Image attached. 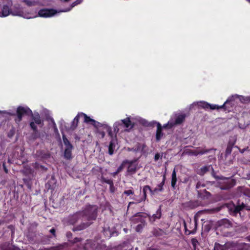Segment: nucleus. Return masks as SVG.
<instances>
[{
  "mask_svg": "<svg viewBox=\"0 0 250 250\" xmlns=\"http://www.w3.org/2000/svg\"><path fill=\"white\" fill-rule=\"evenodd\" d=\"M11 15L14 16L23 17L27 19L37 17V16L34 15L33 14L24 12L23 8L19 5L14 6L13 8H11Z\"/></svg>",
  "mask_w": 250,
  "mask_h": 250,
  "instance_id": "nucleus-1",
  "label": "nucleus"
},
{
  "mask_svg": "<svg viewBox=\"0 0 250 250\" xmlns=\"http://www.w3.org/2000/svg\"><path fill=\"white\" fill-rule=\"evenodd\" d=\"M61 10L57 11L52 9H42L38 12V16L42 18H49L54 16L58 13H61Z\"/></svg>",
  "mask_w": 250,
  "mask_h": 250,
  "instance_id": "nucleus-2",
  "label": "nucleus"
},
{
  "mask_svg": "<svg viewBox=\"0 0 250 250\" xmlns=\"http://www.w3.org/2000/svg\"><path fill=\"white\" fill-rule=\"evenodd\" d=\"M31 113V110L27 107L19 106L17 109V118L16 119V122L18 123L22 119V116L24 114Z\"/></svg>",
  "mask_w": 250,
  "mask_h": 250,
  "instance_id": "nucleus-3",
  "label": "nucleus"
},
{
  "mask_svg": "<svg viewBox=\"0 0 250 250\" xmlns=\"http://www.w3.org/2000/svg\"><path fill=\"white\" fill-rule=\"evenodd\" d=\"M185 116L184 115L180 114L176 117L175 121V122H173L172 120H171L170 121L168 122V123L165 125L163 126L164 128L166 127H171L172 126H173L174 125H178L182 123L184 119H185Z\"/></svg>",
  "mask_w": 250,
  "mask_h": 250,
  "instance_id": "nucleus-4",
  "label": "nucleus"
},
{
  "mask_svg": "<svg viewBox=\"0 0 250 250\" xmlns=\"http://www.w3.org/2000/svg\"><path fill=\"white\" fill-rule=\"evenodd\" d=\"M214 250H239L234 245L230 243H226L224 245L216 244Z\"/></svg>",
  "mask_w": 250,
  "mask_h": 250,
  "instance_id": "nucleus-5",
  "label": "nucleus"
},
{
  "mask_svg": "<svg viewBox=\"0 0 250 250\" xmlns=\"http://www.w3.org/2000/svg\"><path fill=\"white\" fill-rule=\"evenodd\" d=\"M81 115L83 117L84 122L92 125L96 127L102 126V124L101 123L90 118L89 117L87 116L85 114L81 113Z\"/></svg>",
  "mask_w": 250,
  "mask_h": 250,
  "instance_id": "nucleus-6",
  "label": "nucleus"
},
{
  "mask_svg": "<svg viewBox=\"0 0 250 250\" xmlns=\"http://www.w3.org/2000/svg\"><path fill=\"white\" fill-rule=\"evenodd\" d=\"M126 162L127 165V174L131 175L134 173L137 168V165L136 162Z\"/></svg>",
  "mask_w": 250,
  "mask_h": 250,
  "instance_id": "nucleus-7",
  "label": "nucleus"
},
{
  "mask_svg": "<svg viewBox=\"0 0 250 250\" xmlns=\"http://www.w3.org/2000/svg\"><path fill=\"white\" fill-rule=\"evenodd\" d=\"M28 6H33L35 5H44L45 0H21Z\"/></svg>",
  "mask_w": 250,
  "mask_h": 250,
  "instance_id": "nucleus-8",
  "label": "nucleus"
},
{
  "mask_svg": "<svg viewBox=\"0 0 250 250\" xmlns=\"http://www.w3.org/2000/svg\"><path fill=\"white\" fill-rule=\"evenodd\" d=\"M11 8H10L7 5H4L1 11H0V17H5L11 15Z\"/></svg>",
  "mask_w": 250,
  "mask_h": 250,
  "instance_id": "nucleus-9",
  "label": "nucleus"
},
{
  "mask_svg": "<svg viewBox=\"0 0 250 250\" xmlns=\"http://www.w3.org/2000/svg\"><path fill=\"white\" fill-rule=\"evenodd\" d=\"M122 121L124 127H125V130H128L133 127V125L131 122L130 117L122 120Z\"/></svg>",
  "mask_w": 250,
  "mask_h": 250,
  "instance_id": "nucleus-10",
  "label": "nucleus"
},
{
  "mask_svg": "<svg viewBox=\"0 0 250 250\" xmlns=\"http://www.w3.org/2000/svg\"><path fill=\"white\" fill-rule=\"evenodd\" d=\"M33 120L34 121L30 123V126L33 130H35L37 129V126L35 125V124L41 125L42 121L39 114L34 115L33 117Z\"/></svg>",
  "mask_w": 250,
  "mask_h": 250,
  "instance_id": "nucleus-11",
  "label": "nucleus"
},
{
  "mask_svg": "<svg viewBox=\"0 0 250 250\" xmlns=\"http://www.w3.org/2000/svg\"><path fill=\"white\" fill-rule=\"evenodd\" d=\"M135 220L137 222H141V224L137 225L136 229V231L139 232L145 225V220L143 218L139 216H136Z\"/></svg>",
  "mask_w": 250,
  "mask_h": 250,
  "instance_id": "nucleus-12",
  "label": "nucleus"
},
{
  "mask_svg": "<svg viewBox=\"0 0 250 250\" xmlns=\"http://www.w3.org/2000/svg\"><path fill=\"white\" fill-rule=\"evenodd\" d=\"M88 213H91V216L89 217L90 219H94L96 217L97 207L95 206H90L87 211Z\"/></svg>",
  "mask_w": 250,
  "mask_h": 250,
  "instance_id": "nucleus-13",
  "label": "nucleus"
},
{
  "mask_svg": "<svg viewBox=\"0 0 250 250\" xmlns=\"http://www.w3.org/2000/svg\"><path fill=\"white\" fill-rule=\"evenodd\" d=\"M233 99V97H229L225 102V103L221 106H219L217 104H209L208 108H209L211 110L214 109H218L220 108H223L225 104L229 103V101L232 100Z\"/></svg>",
  "mask_w": 250,
  "mask_h": 250,
  "instance_id": "nucleus-14",
  "label": "nucleus"
},
{
  "mask_svg": "<svg viewBox=\"0 0 250 250\" xmlns=\"http://www.w3.org/2000/svg\"><path fill=\"white\" fill-rule=\"evenodd\" d=\"M124 127L122 123V120L116 122L113 125L114 130L116 132H118L120 130H123V127Z\"/></svg>",
  "mask_w": 250,
  "mask_h": 250,
  "instance_id": "nucleus-15",
  "label": "nucleus"
},
{
  "mask_svg": "<svg viewBox=\"0 0 250 250\" xmlns=\"http://www.w3.org/2000/svg\"><path fill=\"white\" fill-rule=\"evenodd\" d=\"M72 149V146H68L65 148L64 150V156L67 159H70L71 158V151Z\"/></svg>",
  "mask_w": 250,
  "mask_h": 250,
  "instance_id": "nucleus-16",
  "label": "nucleus"
},
{
  "mask_svg": "<svg viewBox=\"0 0 250 250\" xmlns=\"http://www.w3.org/2000/svg\"><path fill=\"white\" fill-rule=\"evenodd\" d=\"M163 134L162 132V126L160 123H158L157 126V132L156 135V139L159 141L162 137Z\"/></svg>",
  "mask_w": 250,
  "mask_h": 250,
  "instance_id": "nucleus-17",
  "label": "nucleus"
},
{
  "mask_svg": "<svg viewBox=\"0 0 250 250\" xmlns=\"http://www.w3.org/2000/svg\"><path fill=\"white\" fill-rule=\"evenodd\" d=\"M191 226L190 227V230H189V234L194 233L196 232L197 226V221L196 219H194L193 222H190Z\"/></svg>",
  "mask_w": 250,
  "mask_h": 250,
  "instance_id": "nucleus-18",
  "label": "nucleus"
},
{
  "mask_svg": "<svg viewBox=\"0 0 250 250\" xmlns=\"http://www.w3.org/2000/svg\"><path fill=\"white\" fill-rule=\"evenodd\" d=\"M194 105H198L205 109H208V108L209 104L204 101H200L194 103L192 105H191V106Z\"/></svg>",
  "mask_w": 250,
  "mask_h": 250,
  "instance_id": "nucleus-19",
  "label": "nucleus"
},
{
  "mask_svg": "<svg viewBox=\"0 0 250 250\" xmlns=\"http://www.w3.org/2000/svg\"><path fill=\"white\" fill-rule=\"evenodd\" d=\"M116 141L112 139L108 147V152L110 155H112L114 153V150L115 148Z\"/></svg>",
  "mask_w": 250,
  "mask_h": 250,
  "instance_id": "nucleus-20",
  "label": "nucleus"
},
{
  "mask_svg": "<svg viewBox=\"0 0 250 250\" xmlns=\"http://www.w3.org/2000/svg\"><path fill=\"white\" fill-rule=\"evenodd\" d=\"M161 212L160 210H158L156 213L153 214L152 216H150L149 217V220L151 222H154L156 219H158L161 217Z\"/></svg>",
  "mask_w": 250,
  "mask_h": 250,
  "instance_id": "nucleus-21",
  "label": "nucleus"
},
{
  "mask_svg": "<svg viewBox=\"0 0 250 250\" xmlns=\"http://www.w3.org/2000/svg\"><path fill=\"white\" fill-rule=\"evenodd\" d=\"M177 182L176 174L175 169L173 170L171 178V187L174 188Z\"/></svg>",
  "mask_w": 250,
  "mask_h": 250,
  "instance_id": "nucleus-22",
  "label": "nucleus"
},
{
  "mask_svg": "<svg viewBox=\"0 0 250 250\" xmlns=\"http://www.w3.org/2000/svg\"><path fill=\"white\" fill-rule=\"evenodd\" d=\"M83 0H76V1L74 2L72 5L70 6V7L68 8H66L65 9H64V10H62L60 12H68V11H69L73 7H74L75 6L77 5V4H80L81 3L82 1H83Z\"/></svg>",
  "mask_w": 250,
  "mask_h": 250,
  "instance_id": "nucleus-23",
  "label": "nucleus"
},
{
  "mask_svg": "<svg viewBox=\"0 0 250 250\" xmlns=\"http://www.w3.org/2000/svg\"><path fill=\"white\" fill-rule=\"evenodd\" d=\"M82 117V115H81V113H79L74 119L73 122H72V127L73 128H75L77 125H78V124L79 123V118L80 117Z\"/></svg>",
  "mask_w": 250,
  "mask_h": 250,
  "instance_id": "nucleus-24",
  "label": "nucleus"
},
{
  "mask_svg": "<svg viewBox=\"0 0 250 250\" xmlns=\"http://www.w3.org/2000/svg\"><path fill=\"white\" fill-rule=\"evenodd\" d=\"M147 191H150V192L152 191L149 186H146L143 188L144 196L145 199L146 198V194Z\"/></svg>",
  "mask_w": 250,
  "mask_h": 250,
  "instance_id": "nucleus-25",
  "label": "nucleus"
},
{
  "mask_svg": "<svg viewBox=\"0 0 250 250\" xmlns=\"http://www.w3.org/2000/svg\"><path fill=\"white\" fill-rule=\"evenodd\" d=\"M126 162H124L117 169V170L116 171V173H118L120 171H121L125 166L126 165Z\"/></svg>",
  "mask_w": 250,
  "mask_h": 250,
  "instance_id": "nucleus-26",
  "label": "nucleus"
},
{
  "mask_svg": "<svg viewBox=\"0 0 250 250\" xmlns=\"http://www.w3.org/2000/svg\"><path fill=\"white\" fill-rule=\"evenodd\" d=\"M63 143H64V145L66 146V147H67L68 146H72L70 144L69 142L67 139V138L64 135H63Z\"/></svg>",
  "mask_w": 250,
  "mask_h": 250,
  "instance_id": "nucleus-27",
  "label": "nucleus"
},
{
  "mask_svg": "<svg viewBox=\"0 0 250 250\" xmlns=\"http://www.w3.org/2000/svg\"><path fill=\"white\" fill-rule=\"evenodd\" d=\"M244 208V205H242L241 206H237L236 208H235V212H239L240 211L241 209H242V208Z\"/></svg>",
  "mask_w": 250,
  "mask_h": 250,
  "instance_id": "nucleus-28",
  "label": "nucleus"
},
{
  "mask_svg": "<svg viewBox=\"0 0 250 250\" xmlns=\"http://www.w3.org/2000/svg\"><path fill=\"white\" fill-rule=\"evenodd\" d=\"M191 242L193 246L195 247L196 246L197 243H198V241L196 239L193 238L191 240Z\"/></svg>",
  "mask_w": 250,
  "mask_h": 250,
  "instance_id": "nucleus-29",
  "label": "nucleus"
},
{
  "mask_svg": "<svg viewBox=\"0 0 250 250\" xmlns=\"http://www.w3.org/2000/svg\"><path fill=\"white\" fill-rule=\"evenodd\" d=\"M125 193L127 195H129L130 194H133V192L131 190H128L125 191Z\"/></svg>",
  "mask_w": 250,
  "mask_h": 250,
  "instance_id": "nucleus-30",
  "label": "nucleus"
},
{
  "mask_svg": "<svg viewBox=\"0 0 250 250\" xmlns=\"http://www.w3.org/2000/svg\"><path fill=\"white\" fill-rule=\"evenodd\" d=\"M99 134L101 136L102 138H104L105 135L103 131L100 132Z\"/></svg>",
  "mask_w": 250,
  "mask_h": 250,
  "instance_id": "nucleus-31",
  "label": "nucleus"
},
{
  "mask_svg": "<svg viewBox=\"0 0 250 250\" xmlns=\"http://www.w3.org/2000/svg\"><path fill=\"white\" fill-rule=\"evenodd\" d=\"M159 155L158 154H157L155 156V160H157L159 159Z\"/></svg>",
  "mask_w": 250,
  "mask_h": 250,
  "instance_id": "nucleus-32",
  "label": "nucleus"
},
{
  "mask_svg": "<svg viewBox=\"0 0 250 250\" xmlns=\"http://www.w3.org/2000/svg\"><path fill=\"white\" fill-rule=\"evenodd\" d=\"M50 231L52 234H54L55 231L54 229H50Z\"/></svg>",
  "mask_w": 250,
  "mask_h": 250,
  "instance_id": "nucleus-33",
  "label": "nucleus"
},
{
  "mask_svg": "<svg viewBox=\"0 0 250 250\" xmlns=\"http://www.w3.org/2000/svg\"><path fill=\"white\" fill-rule=\"evenodd\" d=\"M118 174V173H116V172H114V173H113V176H115V175H116V174Z\"/></svg>",
  "mask_w": 250,
  "mask_h": 250,
  "instance_id": "nucleus-34",
  "label": "nucleus"
},
{
  "mask_svg": "<svg viewBox=\"0 0 250 250\" xmlns=\"http://www.w3.org/2000/svg\"><path fill=\"white\" fill-rule=\"evenodd\" d=\"M109 134L110 135H111V131H109Z\"/></svg>",
  "mask_w": 250,
  "mask_h": 250,
  "instance_id": "nucleus-35",
  "label": "nucleus"
},
{
  "mask_svg": "<svg viewBox=\"0 0 250 250\" xmlns=\"http://www.w3.org/2000/svg\"><path fill=\"white\" fill-rule=\"evenodd\" d=\"M13 134H14V133H13V132H12V135H11V136L13 135Z\"/></svg>",
  "mask_w": 250,
  "mask_h": 250,
  "instance_id": "nucleus-36",
  "label": "nucleus"
},
{
  "mask_svg": "<svg viewBox=\"0 0 250 250\" xmlns=\"http://www.w3.org/2000/svg\"><path fill=\"white\" fill-rule=\"evenodd\" d=\"M250 2V0H248Z\"/></svg>",
  "mask_w": 250,
  "mask_h": 250,
  "instance_id": "nucleus-37",
  "label": "nucleus"
}]
</instances>
